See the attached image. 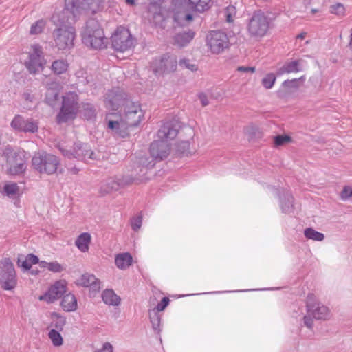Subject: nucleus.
<instances>
[{
    "label": "nucleus",
    "instance_id": "obj_33",
    "mask_svg": "<svg viewBox=\"0 0 352 352\" xmlns=\"http://www.w3.org/2000/svg\"><path fill=\"white\" fill-rule=\"evenodd\" d=\"M69 67V64L64 59H57L52 62L51 70L54 74L60 75L65 73Z\"/></svg>",
    "mask_w": 352,
    "mask_h": 352
},
{
    "label": "nucleus",
    "instance_id": "obj_11",
    "mask_svg": "<svg viewBox=\"0 0 352 352\" xmlns=\"http://www.w3.org/2000/svg\"><path fill=\"white\" fill-rule=\"evenodd\" d=\"M78 96L74 92H69L63 96L62 107L57 116L58 122L73 120L78 111Z\"/></svg>",
    "mask_w": 352,
    "mask_h": 352
},
{
    "label": "nucleus",
    "instance_id": "obj_8",
    "mask_svg": "<svg viewBox=\"0 0 352 352\" xmlns=\"http://www.w3.org/2000/svg\"><path fill=\"white\" fill-rule=\"evenodd\" d=\"M145 178L138 174H129L122 177H110L104 179L100 185V191L102 195L111 193L133 183H142Z\"/></svg>",
    "mask_w": 352,
    "mask_h": 352
},
{
    "label": "nucleus",
    "instance_id": "obj_4",
    "mask_svg": "<svg viewBox=\"0 0 352 352\" xmlns=\"http://www.w3.org/2000/svg\"><path fill=\"white\" fill-rule=\"evenodd\" d=\"M306 309L307 315L303 317V322L309 329L313 327L314 319L328 320L332 316L331 309L314 294H309L307 296Z\"/></svg>",
    "mask_w": 352,
    "mask_h": 352
},
{
    "label": "nucleus",
    "instance_id": "obj_5",
    "mask_svg": "<svg viewBox=\"0 0 352 352\" xmlns=\"http://www.w3.org/2000/svg\"><path fill=\"white\" fill-rule=\"evenodd\" d=\"M82 41L85 45L95 50L104 49L108 44V38L99 22L95 19L87 21L82 32Z\"/></svg>",
    "mask_w": 352,
    "mask_h": 352
},
{
    "label": "nucleus",
    "instance_id": "obj_52",
    "mask_svg": "<svg viewBox=\"0 0 352 352\" xmlns=\"http://www.w3.org/2000/svg\"><path fill=\"white\" fill-rule=\"evenodd\" d=\"M340 197L342 200H347L352 197V187L344 186L341 192Z\"/></svg>",
    "mask_w": 352,
    "mask_h": 352
},
{
    "label": "nucleus",
    "instance_id": "obj_51",
    "mask_svg": "<svg viewBox=\"0 0 352 352\" xmlns=\"http://www.w3.org/2000/svg\"><path fill=\"white\" fill-rule=\"evenodd\" d=\"M47 270L52 272L57 273L62 272L64 270V268L59 263H58L57 261H54L50 262L47 266Z\"/></svg>",
    "mask_w": 352,
    "mask_h": 352
},
{
    "label": "nucleus",
    "instance_id": "obj_43",
    "mask_svg": "<svg viewBox=\"0 0 352 352\" xmlns=\"http://www.w3.org/2000/svg\"><path fill=\"white\" fill-rule=\"evenodd\" d=\"M46 23L44 20H38L33 23L30 28V34L36 35L43 32L45 27Z\"/></svg>",
    "mask_w": 352,
    "mask_h": 352
},
{
    "label": "nucleus",
    "instance_id": "obj_19",
    "mask_svg": "<svg viewBox=\"0 0 352 352\" xmlns=\"http://www.w3.org/2000/svg\"><path fill=\"white\" fill-rule=\"evenodd\" d=\"M66 291V282L65 280H58L49 288L45 294L40 296L38 298L40 300L51 303L60 298Z\"/></svg>",
    "mask_w": 352,
    "mask_h": 352
},
{
    "label": "nucleus",
    "instance_id": "obj_57",
    "mask_svg": "<svg viewBox=\"0 0 352 352\" xmlns=\"http://www.w3.org/2000/svg\"><path fill=\"white\" fill-rule=\"evenodd\" d=\"M285 87H298L297 79L285 80L283 83Z\"/></svg>",
    "mask_w": 352,
    "mask_h": 352
},
{
    "label": "nucleus",
    "instance_id": "obj_58",
    "mask_svg": "<svg viewBox=\"0 0 352 352\" xmlns=\"http://www.w3.org/2000/svg\"><path fill=\"white\" fill-rule=\"evenodd\" d=\"M23 98L27 102H33L34 100V95L29 92H25L23 94Z\"/></svg>",
    "mask_w": 352,
    "mask_h": 352
},
{
    "label": "nucleus",
    "instance_id": "obj_44",
    "mask_svg": "<svg viewBox=\"0 0 352 352\" xmlns=\"http://www.w3.org/2000/svg\"><path fill=\"white\" fill-rule=\"evenodd\" d=\"M276 76L272 73L267 74L261 81L262 85L266 89H271L275 82H276Z\"/></svg>",
    "mask_w": 352,
    "mask_h": 352
},
{
    "label": "nucleus",
    "instance_id": "obj_1",
    "mask_svg": "<svg viewBox=\"0 0 352 352\" xmlns=\"http://www.w3.org/2000/svg\"><path fill=\"white\" fill-rule=\"evenodd\" d=\"M144 117L138 103L127 102L122 112H110L106 116L107 127L117 136L127 137L129 129L138 126Z\"/></svg>",
    "mask_w": 352,
    "mask_h": 352
},
{
    "label": "nucleus",
    "instance_id": "obj_47",
    "mask_svg": "<svg viewBox=\"0 0 352 352\" xmlns=\"http://www.w3.org/2000/svg\"><path fill=\"white\" fill-rule=\"evenodd\" d=\"M142 223V215H138L134 217L131 220V226L134 231H138L140 229Z\"/></svg>",
    "mask_w": 352,
    "mask_h": 352
},
{
    "label": "nucleus",
    "instance_id": "obj_56",
    "mask_svg": "<svg viewBox=\"0 0 352 352\" xmlns=\"http://www.w3.org/2000/svg\"><path fill=\"white\" fill-rule=\"evenodd\" d=\"M198 98L200 100L203 107H206L209 104V100L206 94L200 93L198 95Z\"/></svg>",
    "mask_w": 352,
    "mask_h": 352
},
{
    "label": "nucleus",
    "instance_id": "obj_27",
    "mask_svg": "<svg viewBox=\"0 0 352 352\" xmlns=\"http://www.w3.org/2000/svg\"><path fill=\"white\" fill-rule=\"evenodd\" d=\"M60 305L65 311H74L78 307L76 298L74 294L69 293L63 296Z\"/></svg>",
    "mask_w": 352,
    "mask_h": 352
},
{
    "label": "nucleus",
    "instance_id": "obj_18",
    "mask_svg": "<svg viewBox=\"0 0 352 352\" xmlns=\"http://www.w3.org/2000/svg\"><path fill=\"white\" fill-rule=\"evenodd\" d=\"M11 127L18 131L35 133L38 131V123L32 118L25 120L21 115H16L10 123Z\"/></svg>",
    "mask_w": 352,
    "mask_h": 352
},
{
    "label": "nucleus",
    "instance_id": "obj_63",
    "mask_svg": "<svg viewBox=\"0 0 352 352\" xmlns=\"http://www.w3.org/2000/svg\"><path fill=\"white\" fill-rule=\"evenodd\" d=\"M318 12V10H316V9H312V10H311V12H312L313 14H314V13H316V12Z\"/></svg>",
    "mask_w": 352,
    "mask_h": 352
},
{
    "label": "nucleus",
    "instance_id": "obj_2",
    "mask_svg": "<svg viewBox=\"0 0 352 352\" xmlns=\"http://www.w3.org/2000/svg\"><path fill=\"white\" fill-rule=\"evenodd\" d=\"M71 14L72 12L67 8L52 16L53 22L56 25L52 33L53 40L58 50H67L74 46L76 30L72 25L76 20L75 14Z\"/></svg>",
    "mask_w": 352,
    "mask_h": 352
},
{
    "label": "nucleus",
    "instance_id": "obj_10",
    "mask_svg": "<svg viewBox=\"0 0 352 352\" xmlns=\"http://www.w3.org/2000/svg\"><path fill=\"white\" fill-rule=\"evenodd\" d=\"M25 54L27 58L25 65L30 74H36L42 71L46 64L43 47L38 44H32L28 47Z\"/></svg>",
    "mask_w": 352,
    "mask_h": 352
},
{
    "label": "nucleus",
    "instance_id": "obj_29",
    "mask_svg": "<svg viewBox=\"0 0 352 352\" xmlns=\"http://www.w3.org/2000/svg\"><path fill=\"white\" fill-rule=\"evenodd\" d=\"M133 258L129 253H121L116 256L115 263L118 268L126 270L131 265Z\"/></svg>",
    "mask_w": 352,
    "mask_h": 352
},
{
    "label": "nucleus",
    "instance_id": "obj_16",
    "mask_svg": "<svg viewBox=\"0 0 352 352\" xmlns=\"http://www.w3.org/2000/svg\"><path fill=\"white\" fill-rule=\"evenodd\" d=\"M130 101L126 98V94L118 89L107 92L104 100L105 107L109 110V113L122 112L126 103Z\"/></svg>",
    "mask_w": 352,
    "mask_h": 352
},
{
    "label": "nucleus",
    "instance_id": "obj_40",
    "mask_svg": "<svg viewBox=\"0 0 352 352\" xmlns=\"http://www.w3.org/2000/svg\"><path fill=\"white\" fill-rule=\"evenodd\" d=\"M304 234L307 239L322 241L324 239V235L311 228H306L304 231Z\"/></svg>",
    "mask_w": 352,
    "mask_h": 352
},
{
    "label": "nucleus",
    "instance_id": "obj_48",
    "mask_svg": "<svg viewBox=\"0 0 352 352\" xmlns=\"http://www.w3.org/2000/svg\"><path fill=\"white\" fill-rule=\"evenodd\" d=\"M177 151L182 154H188L190 153V142L188 141H182L177 144Z\"/></svg>",
    "mask_w": 352,
    "mask_h": 352
},
{
    "label": "nucleus",
    "instance_id": "obj_25",
    "mask_svg": "<svg viewBox=\"0 0 352 352\" xmlns=\"http://www.w3.org/2000/svg\"><path fill=\"white\" fill-rule=\"evenodd\" d=\"M46 93L45 100L50 106H54L58 98L60 85L58 82L50 81L46 83Z\"/></svg>",
    "mask_w": 352,
    "mask_h": 352
},
{
    "label": "nucleus",
    "instance_id": "obj_55",
    "mask_svg": "<svg viewBox=\"0 0 352 352\" xmlns=\"http://www.w3.org/2000/svg\"><path fill=\"white\" fill-rule=\"evenodd\" d=\"M94 352H113V346L109 342H104L100 348L96 349Z\"/></svg>",
    "mask_w": 352,
    "mask_h": 352
},
{
    "label": "nucleus",
    "instance_id": "obj_12",
    "mask_svg": "<svg viewBox=\"0 0 352 352\" xmlns=\"http://www.w3.org/2000/svg\"><path fill=\"white\" fill-rule=\"evenodd\" d=\"M0 285L4 290L10 291L17 285V278L14 264L8 258L0 261Z\"/></svg>",
    "mask_w": 352,
    "mask_h": 352
},
{
    "label": "nucleus",
    "instance_id": "obj_45",
    "mask_svg": "<svg viewBox=\"0 0 352 352\" xmlns=\"http://www.w3.org/2000/svg\"><path fill=\"white\" fill-rule=\"evenodd\" d=\"M236 14V9L233 6H228L224 10V16L226 17V21L232 23L234 21Z\"/></svg>",
    "mask_w": 352,
    "mask_h": 352
},
{
    "label": "nucleus",
    "instance_id": "obj_32",
    "mask_svg": "<svg viewBox=\"0 0 352 352\" xmlns=\"http://www.w3.org/2000/svg\"><path fill=\"white\" fill-rule=\"evenodd\" d=\"M103 302L109 305L117 306L120 303V298L112 289H105L102 294Z\"/></svg>",
    "mask_w": 352,
    "mask_h": 352
},
{
    "label": "nucleus",
    "instance_id": "obj_28",
    "mask_svg": "<svg viewBox=\"0 0 352 352\" xmlns=\"http://www.w3.org/2000/svg\"><path fill=\"white\" fill-rule=\"evenodd\" d=\"M91 241V236L88 232L80 234L75 241V245L82 252H87L89 248V244Z\"/></svg>",
    "mask_w": 352,
    "mask_h": 352
},
{
    "label": "nucleus",
    "instance_id": "obj_34",
    "mask_svg": "<svg viewBox=\"0 0 352 352\" xmlns=\"http://www.w3.org/2000/svg\"><path fill=\"white\" fill-rule=\"evenodd\" d=\"M299 71V61L294 60L285 63L280 68L278 69L277 75L280 76L284 74L296 73Z\"/></svg>",
    "mask_w": 352,
    "mask_h": 352
},
{
    "label": "nucleus",
    "instance_id": "obj_37",
    "mask_svg": "<svg viewBox=\"0 0 352 352\" xmlns=\"http://www.w3.org/2000/svg\"><path fill=\"white\" fill-rule=\"evenodd\" d=\"M280 207L283 212L291 213L293 212V197L290 193H287L280 200Z\"/></svg>",
    "mask_w": 352,
    "mask_h": 352
},
{
    "label": "nucleus",
    "instance_id": "obj_35",
    "mask_svg": "<svg viewBox=\"0 0 352 352\" xmlns=\"http://www.w3.org/2000/svg\"><path fill=\"white\" fill-rule=\"evenodd\" d=\"M66 324V318L57 314V313H52V322H51V327H52V329H56L57 331H63L64 326Z\"/></svg>",
    "mask_w": 352,
    "mask_h": 352
},
{
    "label": "nucleus",
    "instance_id": "obj_26",
    "mask_svg": "<svg viewBox=\"0 0 352 352\" xmlns=\"http://www.w3.org/2000/svg\"><path fill=\"white\" fill-rule=\"evenodd\" d=\"M185 6L191 11L203 12L208 10L211 5V0H184Z\"/></svg>",
    "mask_w": 352,
    "mask_h": 352
},
{
    "label": "nucleus",
    "instance_id": "obj_53",
    "mask_svg": "<svg viewBox=\"0 0 352 352\" xmlns=\"http://www.w3.org/2000/svg\"><path fill=\"white\" fill-rule=\"evenodd\" d=\"M169 303V299L167 297H164L160 302H159L157 305V307L153 309V310L157 311V313L159 311H163L168 305Z\"/></svg>",
    "mask_w": 352,
    "mask_h": 352
},
{
    "label": "nucleus",
    "instance_id": "obj_23",
    "mask_svg": "<svg viewBox=\"0 0 352 352\" xmlns=\"http://www.w3.org/2000/svg\"><path fill=\"white\" fill-rule=\"evenodd\" d=\"M161 0H151L150 6L148 8V14L150 20L155 25H162L164 21V16L162 12L160 7Z\"/></svg>",
    "mask_w": 352,
    "mask_h": 352
},
{
    "label": "nucleus",
    "instance_id": "obj_49",
    "mask_svg": "<svg viewBox=\"0 0 352 352\" xmlns=\"http://www.w3.org/2000/svg\"><path fill=\"white\" fill-rule=\"evenodd\" d=\"M84 116L87 120L95 117V109L91 104H87L84 106Z\"/></svg>",
    "mask_w": 352,
    "mask_h": 352
},
{
    "label": "nucleus",
    "instance_id": "obj_64",
    "mask_svg": "<svg viewBox=\"0 0 352 352\" xmlns=\"http://www.w3.org/2000/svg\"><path fill=\"white\" fill-rule=\"evenodd\" d=\"M72 171L74 173H75V174L77 173V171H76V168H74V170H72Z\"/></svg>",
    "mask_w": 352,
    "mask_h": 352
},
{
    "label": "nucleus",
    "instance_id": "obj_61",
    "mask_svg": "<svg viewBox=\"0 0 352 352\" xmlns=\"http://www.w3.org/2000/svg\"><path fill=\"white\" fill-rule=\"evenodd\" d=\"M306 35H307L306 32H302V33L299 34L298 35H297L296 38L303 39L305 38Z\"/></svg>",
    "mask_w": 352,
    "mask_h": 352
},
{
    "label": "nucleus",
    "instance_id": "obj_62",
    "mask_svg": "<svg viewBox=\"0 0 352 352\" xmlns=\"http://www.w3.org/2000/svg\"><path fill=\"white\" fill-rule=\"evenodd\" d=\"M126 3L129 5H134L135 0H125Z\"/></svg>",
    "mask_w": 352,
    "mask_h": 352
},
{
    "label": "nucleus",
    "instance_id": "obj_31",
    "mask_svg": "<svg viewBox=\"0 0 352 352\" xmlns=\"http://www.w3.org/2000/svg\"><path fill=\"white\" fill-rule=\"evenodd\" d=\"M195 36V32L190 30L175 35L174 43L179 47H184L188 44Z\"/></svg>",
    "mask_w": 352,
    "mask_h": 352
},
{
    "label": "nucleus",
    "instance_id": "obj_7",
    "mask_svg": "<svg viewBox=\"0 0 352 352\" xmlns=\"http://www.w3.org/2000/svg\"><path fill=\"white\" fill-rule=\"evenodd\" d=\"M271 19L261 10L255 11L248 19L247 32L248 35L258 40L264 37L270 28Z\"/></svg>",
    "mask_w": 352,
    "mask_h": 352
},
{
    "label": "nucleus",
    "instance_id": "obj_30",
    "mask_svg": "<svg viewBox=\"0 0 352 352\" xmlns=\"http://www.w3.org/2000/svg\"><path fill=\"white\" fill-rule=\"evenodd\" d=\"M38 263V258L37 256L29 254L24 258L23 256H19L17 259L18 265L25 270H30L33 264Z\"/></svg>",
    "mask_w": 352,
    "mask_h": 352
},
{
    "label": "nucleus",
    "instance_id": "obj_9",
    "mask_svg": "<svg viewBox=\"0 0 352 352\" xmlns=\"http://www.w3.org/2000/svg\"><path fill=\"white\" fill-rule=\"evenodd\" d=\"M102 3L103 0H65L64 9L68 8L72 14H75L77 21L80 15H89L97 12L101 8Z\"/></svg>",
    "mask_w": 352,
    "mask_h": 352
},
{
    "label": "nucleus",
    "instance_id": "obj_17",
    "mask_svg": "<svg viewBox=\"0 0 352 352\" xmlns=\"http://www.w3.org/2000/svg\"><path fill=\"white\" fill-rule=\"evenodd\" d=\"M153 72L155 74L162 75L175 71L177 60L174 57L164 55L160 58L155 59L151 65Z\"/></svg>",
    "mask_w": 352,
    "mask_h": 352
},
{
    "label": "nucleus",
    "instance_id": "obj_36",
    "mask_svg": "<svg viewBox=\"0 0 352 352\" xmlns=\"http://www.w3.org/2000/svg\"><path fill=\"white\" fill-rule=\"evenodd\" d=\"M19 192V188L16 183L8 182L5 184L2 193L10 198H15Z\"/></svg>",
    "mask_w": 352,
    "mask_h": 352
},
{
    "label": "nucleus",
    "instance_id": "obj_39",
    "mask_svg": "<svg viewBox=\"0 0 352 352\" xmlns=\"http://www.w3.org/2000/svg\"><path fill=\"white\" fill-rule=\"evenodd\" d=\"M60 331L56 329H50L48 332V338L55 347H59L63 344V338L60 333Z\"/></svg>",
    "mask_w": 352,
    "mask_h": 352
},
{
    "label": "nucleus",
    "instance_id": "obj_6",
    "mask_svg": "<svg viewBox=\"0 0 352 352\" xmlns=\"http://www.w3.org/2000/svg\"><path fill=\"white\" fill-rule=\"evenodd\" d=\"M32 167L38 173L47 175H54L58 171L60 173L63 172L60 159L55 155L43 151L34 154Z\"/></svg>",
    "mask_w": 352,
    "mask_h": 352
},
{
    "label": "nucleus",
    "instance_id": "obj_3",
    "mask_svg": "<svg viewBox=\"0 0 352 352\" xmlns=\"http://www.w3.org/2000/svg\"><path fill=\"white\" fill-rule=\"evenodd\" d=\"M27 157L25 151L5 147L0 156V165L5 173L10 176L23 175L27 169Z\"/></svg>",
    "mask_w": 352,
    "mask_h": 352
},
{
    "label": "nucleus",
    "instance_id": "obj_21",
    "mask_svg": "<svg viewBox=\"0 0 352 352\" xmlns=\"http://www.w3.org/2000/svg\"><path fill=\"white\" fill-rule=\"evenodd\" d=\"M170 151V144L159 139L155 140L150 146L152 157L160 160L166 158L169 155Z\"/></svg>",
    "mask_w": 352,
    "mask_h": 352
},
{
    "label": "nucleus",
    "instance_id": "obj_24",
    "mask_svg": "<svg viewBox=\"0 0 352 352\" xmlns=\"http://www.w3.org/2000/svg\"><path fill=\"white\" fill-rule=\"evenodd\" d=\"M78 285L89 287L94 292H98L102 287V283L94 274L85 273L78 280Z\"/></svg>",
    "mask_w": 352,
    "mask_h": 352
},
{
    "label": "nucleus",
    "instance_id": "obj_50",
    "mask_svg": "<svg viewBox=\"0 0 352 352\" xmlns=\"http://www.w3.org/2000/svg\"><path fill=\"white\" fill-rule=\"evenodd\" d=\"M290 141L291 138L288 135H277L274 138V144L276 146H281Z\"/></svg>",
    "mask_w": 352,
    "mask_h": 352
},
{
    "label": "nucleus",
    "instance_id": "obj_42",
    "mask_svg": "<svg viewBox=\"0 0 352 352\" xmlns=\"http://www.w3.org/2000/svg\"><path fill=\"white\" fill-rule=\"evenodd\" d=\"M179 65L182 69H186L191 72H195L198 69V65L194 61L188 58L180 59Z\"/></svg>",
    "mask_w": 352,
    "mask_h": 352
},
{
    "label": "nucleus",
    "instance_id": "obj_14",
    "mask_svg": "<svg viewBox=\"0 0 352 352\" xmlns=\"http://www.w3.org/2000/svg\"><path fill=\"white\" fill-rule=\"evenodd\" d=\"M206 45L212 54H220L230 45L227 34L221 30H212L206 36Z\"/></svg>",
    "mask_w": 352,
    "mask_h": 352
},
{
    "label": "nucleus",
    "instance_id": "obj_59",
    "mask_svg": "<svg viewBox=\"0 0 352 352\" xmlns=\"http://www.w3.org/2000/svg\"><path fill=\"white\" fill-rule=\"evenodd\" d=\"M38 263H39V265H40L41 267L47 269V266H48L50 263L44 261H42L41 262L38 261Z\"/></svg>",
    "mask_w": 352,
    "mask_h": 352
},
{
    "label": "nucleus",
    "instance_id": "obj_38",
    "mask_svg": "<svg viewBox=\"0 0 352 352\" xmlns=\"http://www.w3.org/2000/svg\"><path fill=\"white\" fill-rule=\"evenodd\" d=\"M175 21L179 25H184L193 19L192 14L187 11H177L174 16Z\"/></svg>",
    "mask_w": 352,
    "mask_h": 352
},
{
    "label": "nucleus",
    "instance_id": "obj_60",
    "mask_svg": "<svg viewBox=\"0 0 352 352\" xmlns=\"http://www.w3.org/2000/svg\"><path fill=\"white\" fill-rule=\"evenodd\" d=\"M349 37H350V39H349V47L352 51V28L350 30Z\"/></svg>",
    "mask_w": 352,
    "mask_h": 352
},
{
    "label": "nucleus",
    "instance_id": "obj_41",
    "mask_svg": "<svg viewBox=\"0 0 352 352\" xmlns=\"http://www.w3.org/2000/svg\"><path fill=\"white\" fill-rule=\"evenodd\" d=\"M149 318L150 321L152 324L153 329L154 331L159 333L160 331V322H161V316L157 313V311L155 310H150L149 311Z\"/></svg>",
    "mask_w": 352,
    "mask_h": 352
},
{
    "label": "nucleus",
    "instance_id": "obj_22",
    "mask_svg": "<svg viewBox=\"0 0 352 352\" xmlns=\"http://www.w3.org/2000/svg\"><path fill=\"white\" fill-rule=\"evenodd\" d=\"M177 125L173 122L164 124L157 132V138L167 143L174 140L178 133Z\"/></svg>",
    "mask_w": 352,
    "mask_h": 352
},
{
    "label": "nucleus",
    "instance_id": "obj_54",
    "mask_svg": "<svg viewBox=\"0 0 352 352\" xmlns=\"http://www.w3.org/2000/svg\"><path fill=\"white\" fill-rule=\"evenodd\" d=\"M236 71L245 74H252L255 72L256 68L254 67L239 66L236 68Z\"/></svg>",
    "mask_w": 352,
    "mask_h": 352
},
{
    "label": "nucleus",
    "instance_id": "obj_46",
    "mask_svg": "<svg viewBox=\"0 0 352 352\" xmlns=\"http://www.w3.org/2000/svg\"><path fill=\"white\" fill-rule=\"evenodd\" d=\"M330 12L342 16L345 14V8L342 4L336 3L330 7Z\"/></svg>",
    "mask_w": 352,
    "mask_h": 352
},
{
    "label": "nucleus",
    "instance_id": "obj_20",
    "mask_svg": "<svg viewBox=\"0 0 352 352\" xmlns=\"http://www.w3.org/2000/svg\"><path fill=\"white\" fill-rule=\"evenodd\" d=\"M153 166V160H150L146 155L140 154L134 162L133 170L131 174L142 175L145 178L142 182H144L148 180V178L146 177L148 168H152Z\"/></svg>",
    "mask_w": 352,
    "mask_h": 352
},
{
    "label": "nucleus",
    "instance_id": "obj_15",
    "mask_svg": "<svg viewBox=\"0 0 352 352\" xmlns=\"http://www.w3.org/2000/svg\"><path fill=\"white\" fill-rule=\"evenodd\" d=\"M63 155L68 159L77 158L84 162H88L89 160H96L98 155L90 148L89 146L80 142L75 143L74 151L60 148Z\"/></svg>",
    "mask_w": 352,
    "mask_h": 352
},
{
    "label": "nucleus",
    "instance_id": "obj_13",
    "mask_svg": "<svg viewBox=\"0 0 352 352\" xmlns=\"http://www.w3.org/2000/svg\"><path fill=\"white\" fill-rule=\"evenodd\" d=\"M111 43L115 50L124 52L134 47L135 39L128 29L120 26L111 36Z\"/></svg>",
    "mask_w": 352,
    "mask_h": 352
}]
</instances>
